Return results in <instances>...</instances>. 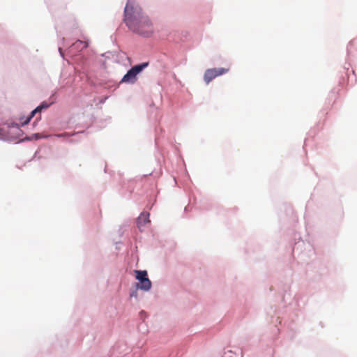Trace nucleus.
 I'll return each mask as SVG.
<instances>
[{"label": "nucleus", "instance_id": "9d476101", "mask_svg": "<svg viewBox=\"0 0 357 357\" xmlns=\"http://www.w3.org/2000/svg\"><path fill=\"white\" fill-rule=\"evenodd\" d=\"M73 135V134H70V133H68V132H65L63 134L59 135L58 136L59 137H63V136L69 137V136H72Z\"/></svg>", "mask_w": 357, "mask_h": 357}, {"label": "nucleus", "instance_id": "f257e3e1", "mask_svg": "<svg viewBox=\"0 0 357 357\" xmlns=\"http://www.w3.org/2000/svg\"><path fill=\"white\" fill-rule=\"evenodd\" d=\"M123 20L135 33L148 37L153 32L151 22L135 0H128L124 8Z\"/></svg>", "mask_w": 357, "mask_h": 357}, {"label": "nucleus", "instance_id": "20e7f679", "mask_svg": "<svg viewBox=\"0 0 357 357\" xmlns=\"http://www.w3.org/2000/svg\"><path fill=\"white\" fill-rule=\"evenodd\" d=\"M149 222V213H142L137 218V226L139 228H141V227L144 226Z\"/></svg>", "mask_w": 357, "mask_h": 357}, {"label": "nucleus", "instance_id": "423d86ee", "mask_svg": "<svg viewBox=\"0 0 357 357\" xmlns=\"http://www.w3.org/2000/svg\"><path fill=\"white\" fill-rule=\"evenodd\" d=\"M136 279L142 282L144 279L147 278L146 271H135Z\"/></svg>", "mask_w": 357, "mask_h": 357}, {"label": "nucleus", "instance_id": "39448f33", "mask_svg": "<svg viewBox=\"0 0 357 357\" xmlns=\"http://www.w3.org/2000/svg\"><path fill=\"white\" fill-rule=\"evenodd\" d=\"M137 287L144 291H149L151 287V282L146 278L137 284Z\"/></svg>", "mask_w": 357, "mask_h": 357}, {"label": "nucleus", "instance_id": "7ed1b4c3", "mask_svg": "<svg viewBox=\"0 0 357 357\" xmlns=\"http://www.w3.org/2000/svg\"><path fill=\"white\" fill-rule=\"evenodd\" d=\"M229 71V68H210L205 71L204 79L206 84H208L213 79L218 76L224 75Z\"/></svg>", "mask_w": 357, "mask_h": 357}, {"label": "nucleus", "instance_id": "0eeeda50", "mask_svg": "<svg viewBox=\"0 0 357 357\" xmlns=\"http://www.w3.org/2000/svg\"><path fill=\"white\" fill-rule=\"evenodd\" d=\"M88 46V44L86 42H83L82 40H77L73 45V47L74 48H79L81 50L84 48H86Z\"/></svg>", "mask_w": 357, "mask_h": 357}, {"label": "nucleus", "instance_id": "1a4fd4ad", "mask_svg": "<svg viewBox=\"0 0 357 357\" xmlns=\"http://www.w3.org/2000/svg\"><path fill=\"white\" fill-rule=\"evenodd\" d=\"M50 104H48L45 102H43L40 105L38 106L37 108H39V111L41 112L43 109H47L50 107Z\"/></svg>", "mask_w": 357, "mask_h": 357}, {"label": "nucleus", "instance_id": "f03ea898", "mask_svg": "<svg viewBox=\"0 0 357 357\" xmlns=\"http://www.w3.org/2000/svg\"><path fill=\"white\" fill-rule=\"evenodd\" d=\"M148 66V63H143L139 65H136L131 68L127 73L123 76L121 82L127 83H135L136 81V76L144 68Z\"/></svg>", "mask_w": 357, "mask_h": 357}, {"label": "nucleus", "instance_id": "6e6552de", "mask_svg": "<svg viewBox=\"0 0 357 357\" xmlns=\"http://www.w3.org/2000/svg\"><path fill=\"white\" fill-rule=\"evenodd\" d=\"M37 112H40L39 111V108L36 107L35 109H33L31 112L30 116L29 117H27L24 121L22 122V126L28 124L29 123V121H31V119L35 116V114Z\"/></svg>", "mask_w": 357, "mask_h": 357}]
</instances>
